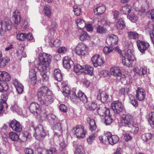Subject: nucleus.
I'll return each mask as SVG.
<instances>
[{"instance_id":"1","label":"nucleus","mask_w":154,"mask_h":154,"mask_svg":"<svg viewBox=\"0 0 154 154\" xmlns=\"http://www.w3.org/2000/svg\"><path fill=\"white\" fill-rule=\"evenodd\" d=\"M51 57L50 55L45 53L39 54V61L37 64V68H35V69L40 72L42 80L44 82H47L49 79V76L47 74V70L49 69Z\"/></svg>"},{"instance_id":"2","label":"nucleus","mask_w":154,"mask_h":154,"mask_svg":"<svg viewBox=\"0 0 154 154\" xmlns=\"http://www.w3.org/2000/svg\"><path fill=\"white\" fill-rule=\"evenodd\" d=\"M118 49V52L120 53L122 56V63L123 65L128 67H131L133 65L135 60V57L133 54V51L131 49H128L127 51H122Z\"/></svg>"},{"instance_id":"3","label":"nucleus","mask_w":154,"mask_h":154,"mask_svg":"<svg viewBox=\"0 0 154 154\" xmlns=\"http://www.w3.org/2000/svg\"><path fill=\"white\" fill-rule=\"evenodd\" d=\"M29 127L30 131H33L35 132L34 136L37 140L42 141L46 136V133L42 125H37L35 127L33 122H29Z\"/></svg>"},{"instance_id":"4","label":"nucleus","mask_w":154,"mask_h":154,"mask_svg":"<svg viewBox=\"0 0 154 154\" xmlns=\"http://www.w3.org/2000/svg\"><path fill=\"white\" fill-rule=\"evenodd\" d=\"M134 123L132 121V117L130 114L124 115L122 117L120 122L121 127H132Z\"/></svg>"},{"instance_id":"5","label":"nucleus","mask_w":154,"mask_h":154,"mask_svg":"<svg viewBox=\"0 0 154 154\" xmlns=\"http://www.w3.org/2000/svg\"><path fill=\"white\" fill-rule=\"evenodd\" d=\"M51 93L47 87L42 86L41 87L38 89L37 92L38 100L44 99V97H45L48 95L51 94Z\"/></svg>"},{"instance_id":"6","label":"nucleus","mask_w":154,"mask_h":154,"mask_svg":"<svg viewBox=\"0 0 154 154\" xmlns=\"http://www.w3.org/2000/svg\"><path fill=\"white\" fill-rule=\"evenodd\" d=\"M111 107L114 112L119 114L125 110V107L118 100L113 101L111 104Z\"/></svg>"},{"instance_id":"7","label":"nucleus","mask_w":154,"mask_h":154,"mask_svg":"<svg viewBox=\"0 0 154 154\" xmlns=\"http://www.w3.org/2000/svg\"><path fill=\"white\" fill-rule=\"evenodd\" d=\"M73 133L78 138H82L85 135L86 131L84 129V128L81 126H76L73 129Z\"/></svg>"},{"instance_id":"8","label":"nucleus","mask_w":154,"mask_h":154,"mask_svg":"<svg viewBox=\"0 0 154 154\" xmlns=\"http://www.w3.org/2000/svg\"><path fill=\"white\" fill-rule=\"evenodd\" d=\"M29 109L31 113L36 116L39 115L41 111L40 105L35 102L32 103L30 104Z\"/></svg>"},{"instance_id":"9","label":"nucleus","mask_w":154,"mask_h":154,"mask_svg":"<svg viewBox=\"0 0 154 154\" xmlns=\"http://www.w3.org/2000/svg\"><path fill=\"white\" fill-rule=\"evenodd\" d=\"M138 49L142 53L144 54L146 51L148 49L149 45L143 41L138 40L136 42Z\"/></svg>"},{"instance_id":"10","label":"nucleus","mask_w":154,"mask_h":154,"mask_svg":"<svg viewBox=\"0 0 154 154\" xmlns=\"http://www.w3.org/2000/svg\"><path fill=\"white\" fill-rule=\"evenodd\" d=\"M9 127L16 132H20L22 131L21 125L19 122L15 120H13L9 122Z\"/></svg>"},{"instance_id":"11","label":"nucleus","mask_w":154,"mask_h":154,"mask_svg":"<svg viewBox=\"0 0 154 154\" xmlns=\"http://www.w3.org/2000/svg\"><path fill=\"white\" fill-rule=\"evenodd\" d=\"M101 90L98 91L97 99L98 100L101 101L103 103H106L110 101L109 95L106 93L103 94Z\"/></svg>"},{"instance_id":"12","label":"nucleus","mask_w":154,"mask_h":154,"mask_svg":"<svg viewBox=\"0 0 154 154\" xmlns=\"http://www.w3.org/2000/svg\"><path fill=\"white\" fill-rule=\"evenodd\" d=\"M54 97L52 93L51 94L48 95L45 97H44V99H42V100H38L40 104L44 106H47L51 104L54 101Z\"/></svg>"},{"instance_id":"13","label":"nucleus","mask_w":154,"mask_h":154,"mask_svg":"<svg viewBox=\"0 0 154 154\" xmlns=\"http://www.w3.org/2000/svg\"><path fill=\"white\" fill-rule=\"evenodd\" d=\"M62 121L59 120L58 122H57L55 125V129L54 131V136H57L58 137H60L62 133V128L63 126Z\"/></svg>"},{"instance_id":"14","label":"nucleus","mask_w":154,"mask_h":154,"mask_svg":"<svg viewBox=\"0 0 154 154\" xmlns=\"http://www.w3.org/2000/svg\"><path fill=\"white\" fill-rule=\"evenodd\" d=\"M92 63L95 67L101 66L104 63V62L99 55L95 54L91 58Z\"/></svg>"},{"instance_id":"15","label":"nucleus","mask_w":154,"mask_h":154,"mask_svg":"<svg viewBox=\"0 0 154 154\" xmlns=\"http://www.w3.org/2000/svg\"><path fill=\"white\" fill-rule=\"evenodd\" d=\"M86 47L82 43L79 44L75 49V53L80 56H85L86 54Z\"/></svg>"},{"instance_id":"16","label":"nucleus","mask_w":154,"mask_h":154,"mask_svg":"<svg viewBox=\"0 0 154 154\" xmlns=\"http://www.w3.org/2000/svg\"><path fill=\"white\" fill-rule=\"evenodd\" d=\"M118 42V37L116 35L112 34L107 37L106 42L109 45L114 46L117 44Z\"/></svg>"},{"instance_id":"17","label":"nucleus","mask_w":154,"mask_h":154,"mask_svg":"<svg viewBox=\"0 0 154 154\" xmlns=\"http://www.w3.org/2000/svg\"><path fill=\"white\" fill-rule=\"evenodd\" d=\"M136 97L138 100L142 101L144 100L146 96L145 90L142 88L138 87L136 90Z\"/></svg>"},{"instance_id":"18","label":"nucleus","mask_w":154,"mask_h":154,"mask_svg":"<svg viewBox=\"0 0 154 154\" xmlns=\"http://www.w3.org/2000/svg\"><path fill=\"white\" fill-rule=\"evenodd\" d=\"M43 116L48 120V122L52 124H54L57 122L58 117L52 113L48 114L47 112H45L43 113Z\"/></svg>"},{"instance_id":"19","label":"nucleus","mask_w":154,"mask_h":154,"mask_svg":"<svg viewBox=\"0 0 154 154\" xmlns=\"http://www.w3.org/2000/svg\"><path fill=\"white\" fill-rule=\"evenodd\" d=\"M35 68H37L35 66L33 67V69L30 70L29 71V77L30 79L31 83L32 85H35L36 82V71L37 69Z\"/></svg>"},{"instance_id":"20","label":"nucleus","mask_w":154,"mask_h":154,"mask_svg":"<svg viewBox=\"0 0 154 154\" xmlns=\"http://www.w3.org/2000/svg\"><path fill=\"white\" fill-rule=\"evenodd\" d=\"M73 61L69 57L65 56L63 58V65L65 68L70 69L73 65Z\"/></svg>"},{"instance_id":"21","label":"nucleus","mask_w":154,"mask_h":154,"mask_svg":"<svg viewBox=\"0 0 154 154\" xmlns=\"http://www.w3.org/2000/svg\"><path fill=\"white\" fill-rule=\"evenodd\" d=\"M84 93L80 91H79L76 92L75 91H72L70 92V94H72L70 96V98L71 100L74 101V99H78L80 100Z\"/></svg>"},{"instance_id":"22","label":"nucleus","mask_w":154,"mask_h":154,"mask_svg":"<svg viewBox=\"0 0 154 154\" xmlns=\"http://www.w3.org/2000/svg\"><path fill=\"white\" fill-rule=\"evenodd\" d=\"M11 79L10 75L5 71H0V82L8 81Z\"/></svg>"},{"instance_id":"23","label":"nucleus","mask_w":154,"mask_h":154,"mask_svg":"<svg viewBox=\"0 0 154 154\" xmlns=\"http://www.w3.org/2000/svg\"><path fill=\"white\" fill-rule=\"evenodd\" d=\"M13 83L17 93L19 94L22 93L23 91V86L17 79L14 80Z\"/></svg>"},{"instance_id":"24","label":"nucleus","mask_w":154,"mask_h":154,"mask_svg":"<svg viewBox=\"0 0 154 154\" xmlns=\"http://www.w3.org/2000/svg\"><path fill=\"white\" fill-rule=\"evenodd\" d=\"M12 18L14 20V23L18 25L20 23L21 17L20 13L18 10H16L13 13Z\"/></svg>"},{"instance_id":"25","label":"nucleus","mask_w":154,"mask_h":154,"mask_svg":"<svg viewBox=\"0 0 154 154\" xmlns=\"http://www.w3.org/2000/svg\"><path fill=\"white\" fill-rule=\"evenodd\" d=\"M111 74L117 77H121L122 75L121 71L119 67L115 66L110 69Z\"/></svg>"},{"instance_id":"26","label":"nucleus","mask_w":154,"mask_h":154,"mask_svg":"<svg viewBox=\"0 0 154 154\" xmlns=\"http://www.w3.org/2000/svg\"><path fill=\"white\" fill-rule=\"evenodd\" d=\"M110 135V133L108 132L103 136L99 137V139L100 142L104 144L109 143V136Z\"/></svg>"},{"instance_id":"27","label":"nucleus","mask_w":154,"mask_h":154,"mask_svg":"<svg viewBox=\"0 0 154 154\" xmlns=\"http://www.w3.org/2000/svg\"><path fill=\"white\" fill-rule=\"evenodd\" d=\"M87 121L89 122V126L88 127L89 130L91 132L95 131L97 128V126L95 120L90 118H88L87 119Z\"/></svg>"},{"instance_id":"28","label":"nucleus","mask_w":154,"mask_h":154,"mask_svg":"<svg viewBox=\"0 0 154 154\" xmlns=\"http://www.w3.org/2000/svg\"><path fill=\"white\" fill-rule=\"evenodd\" d=\"M106 8L105 5H102L97 6L94 11L95 14L97 15H100L102 14L105 11Z\"/></svg>"},{"instance_id":"29","label":"nucleus","mask_w":154,"mask_h":154,"mask_svg":"<svg viewBox=\"0 0 154 154\" xmlns=\"http://www.w3.org/2000/svg\"><path fill=\"white\" fill-rule=\"evenodd\" d=\"M54 75L55 79L58 82H61L63 79V75L61 71L59 69H55Z\"/></svg>"},{"instance_id":"30","label":"nucleus","mask_w":154,"mask_h":154,"mask_svg":"<svg viewBox=\"0 0 154 154\" xmlns=\"http://www.w3.org/2000/svg\"><path fill=\"white\" fill-rule=\"evenodd\" d=\"M128 96L130 103L134 106L135 107H138L139 104L137 99L136 98L135 96L132 94H129Z\"/></svg>"},{"instance_id":"31","label":"nucleus","mask_w":154,"mask_h":154,"mask_svg":"<svg viewBox=\"0 0 154 154\" xmlns=\"http://www.w3.org/2000/svg\"><path fill=\"white\" fill-rule=\"evenodd\" d=\"M126 26L125 21L122 18H121L118 20L116 24V27L118 30H122L125 28Z\"/></svg>"},{"instance_id":"32","label":"nucleus","mask_w":154,"mask_h":154,"mask_svg":"<svg viewBox=\"0 0 154 154\" xmlns=\"http://www.w3.org/2000/svg\"><path fill=\"white\" fill-rule=\"evenodd\" d=\"M119 140V137L116 135H112L110 133L109 136V143L111 145H113L117 143Z\"/></svg>"},{"instance_id":"33","label":"nucleus","mask_w":154,"mask_h":154,"mask_svg":"<svg viewBox=\"0 0 154 154\" xmlns=\"http://www.w3.org/2000/svg\"><path fill=\"white\" fill-rule=\"evenodd\" d=\"M86 103V108L88 110H94L97 107V105L95 102L87 101Z\"/></svg>"},{"instance_id":"34","label":"nucleus","mask_w":154,"mask_h":154,"mask_svg":"<svg viewBox=\"0 0 154 154\" xmlns=\"http://www.w3.org/2000/svg\"><path fill=\"white\" fill-rule=\"evenodd\" d=\"M43 11L46 16L48 17H50L52 14V11L50 6L45 5L44 7Z\"/></svg>"},{"instance_id":"35","label":"nucleus","mask_w":154,"mask_h":154,"mask_svg":"<svg viewBox=\"0 0 154 154\" xmlns=\"http://www.w3.org/2000/svg\"><path fill=\"white\" fill-rule=\"evenodd\" d=\"M80 39L81 41H84L85 40H89L90 39V36L87 32L82 31L79 35Z\"/></svg>"},{"instance_id":"36","label":"nucleus","mask_w":154,"mask_h":154,"mask_svg":"<svg viewBox=\"0 0 154 154\" xmlns=\"http://www.w3.org/2000/svg\"><path fill=\"white\" fill-rule=\"evenodd\" d=\"M10 61L9 58L7 57L1 58L0 59V67L3 68L5 67Z\"/></svg>"},{"instance_id":"37","label":"nucleus","mask_w":154,"mask_h":154,"mask_svg":"<svg viewBox=\"0 0 154 154\" xmlns=\"http://www.w3.org/2000/svg\"><path fill=\"white\" fill-rule=\"evenodd\" d=\"M84 69V65L81 66L78 63L75 64L74 66L73 70L74 72L78 74L80 72H82V70Z\"/></svg>"},{"instance_id":"38","label":"nucleus","mask_w":154,"mask_h":154,"mask_svg":"<svg viewBox=\"0 0 154 154\" xmlns=\"http://www.w3.org/2000/svg\"><path fill=\"white\" fill-rule=\"evenodd\" d=\"M9 137L12 140L14 141H17L19 138L18 134L14 132H11L9 133Z\"/></svg>"},{"instance_id":"39","label":"nucleus","mask_w":154,"mask_h":154,"mask_svg":"<svg viewBox=\"0 0 154 154\" xmlns=\"http://www.w3.org/2000/svg\"><path fill=\"white\" fill-rule=\"evenodd\" d=\"M96 29L97 33L102 34L105 33L107 31L106 28L100 25L96 27Z\"/></svg>"},{"instance_id":"40","label":"nucleus","mask_w":154,"mask_h":154,"mask_svg":"<svg viewBox=\"0 0 154 154\" xmlns=\"http://www.w3.org/2000/svg\"><path fill=\"white\" fill-rule=\"evenodd\" d=\"M149 73V69H148L146 66H143L140 69L139 75L143 76L145 75H148Z\"/></svg>"},{"instance_id":"41","label":"nucleus","mask_w":154,"mask_h":154,"mask_svg":"<svg viewBox=\"0 0 154 154\" xmlns=\"http://www.w3.org/2000/svg\"><path fill=\"white\" fill-rule=\"evenodd\" d=\"M127 17L133 23H136L138 20V17L133 13H130L127 15Z\"/></svg>"},{"instance_id":"42","label":"nucleus","mask_w":154,"mask_h":154,"mask_svg":"<svg viewBox=\"0 0 154 154\" xmlns=\"http://www.w3.org/2000/svg\"><path fill=\"white\" fill-rule=\"evenodd\" d=\"M93 67L90 65H84L85 72L91 75L93 72Z\"/></svg>"},{"instance_id":"43","label":"nucleus","mask_w":154,"mask_h":154,"mask_svg":"<svg viewBox=\"0 0 154 154\" xmlns=\"http://www.w3.org/2000/svg\"><path fill=\"white\" fill-rule=\"evenodd\" d=\"M152 134L150 133H147L143 134L142 135L141 138L144 141L147 142L149 140L152 139Z\"/></svg>"},{"instance_id":"44","label":"nucleus","mask_w":154,"mask_h":154,"mask_svg":"<svg viewBox=\"0 0 154 154\" xmlns=\"http://www.w3.org/2000/svg\"><path fill=\"white\" fill-rule=\"evenodd\" d=\"M77 26L80 29H83L86 26V23L83 20L79 19L76 21Z\"/></svg>"},{"instance_id":"45","label":"nucleus","mask_w":154,"mask_h":154,"mask_svg":"<svg viewBox=\"0 0 154 154\" xmlns=\"http://www.w3.org/2000/svg\"><path fill=\"white\" fill-rule=\"evenodd\" d=\"M97 113L100 116H104L103 112H106L107 113L109 112V109L106 108L105 107L103 108L99 107L97 110Z\"/></svg>"},{"instance_id":"46","label":"nucleus","mask_w":154,"mask_h":154,"mask_svg":"<svg viewBox=\"0 0 154 154\" xmlns=\"http://www.w3.org/2000/svg\"><path fill=\"white\" fill-rule=\"evenodd\" d=\"M131 128H132L130 131L134 134H136L139 130L138 125L136 123H134L132 125V127Z\"/></svg>"},{"instance_id":"47","label":"nucleus","mask_w":154,"mask_h":154,"mask_svg":"<svg viewBox=\"0 0 154 154\" xmlns=\"http://www.w3.org/2000/svg\"><path fill=\"white\" fill-rule=\"evenodd\" d=\"M131 7L129 5H125L123 6L122 8V11L123 14H127L130 13L131 11Z\"/></svg>"},{"instance_id":"48","label":"nucleus","mask_w":154,"mask_h":154,"mask_svg":"<svg viewBox=\"0 0 154 154\" xmlns=\"http://www.w3.org/2000/svg\"><path fill=\"white\" fill-rule=\"evenodd\" d=\"M128 35L129 37L135 39H138L139 37L138 34L136 32H129L128 33Z\"/></svg>"},{"instance_id":"49","label":"nucleus","mask_w":154,"mask_h":154,"mask_svg":"<svg viewBox=\"0 0 154 154\" xmlns=\"http://www.w3.org/2000/svg\"><path fill=\"white\" fill-rule=\"evenodd\" d=\"M8 88V85L7 83L1 84L0 82V92L3 91H6Z\"/></svg>"},{"instance_id":"50","label":"nucleus","mask_w":154,"mask_h":154,"mask_svg":"<svg viewBox=\"0 0 154 154\" xmlns=\"http://www.w3.org/2000/svg\"><path fill=\"white\" fill-rule=\"evenodd\" d=\"M112 122V119L111 115H109L108 116H106L105 117L104 122L106 125H110Z\"/></svg>"},{"instance_id":"51","label":"nucleus","mask_w":154,"mask_h":154,"mask_svg":"<svg viewBox=\"0 0 154 154\" xmlns=\"http://www.w3.org/2000/svg\"><path fill=\"white\" fill-rule=\"evenodd\" d=\"M2 92L3 94L1 95V98L5 99V100H7L8 98V96L11 91L8 89L6 91H3Z\"/></svg>"},{"instance_id":"52","label":"nucleus","mask_w":154,"mask_h":154,"mask_svg":"<svg viewBox=\"0 0 154 154\" xmlns=\"http://www.w3.org/2000/svg\"><path fill=\"white\" fill-rule=\"evenodd\" d=\"M74 11L75 14L76 16H79L81 14V9L79 7L75 5L74 7Z\"/></svg>"},{"instance_id":"53","label":"nucleus","mask_w":154,"mask_h":154,"mask_svg":"<svg viewBox=\"0 0 154 154\" xmlns=\"http://www.w3.org/2000/svg\"><path fill=\"white\" fill-rule=\"evenodd\" d=\"M36 154H49L48 149L42 150L40 148H38L35 151Z\"/></svg>"},{"instance_id":"54","label":"nucleus","mask_w":154,"mask_h":154,"mask_svg":"<svg viewBox=\"0 0 154 154\" xmlns=\"http://www.w3.org/2000/svg\"><path fill=\"white\" fill-rule=\"evenodd\" d=\"M59 145V150L60 151H62L66 150L67 145L65 143L64 141L62 140L60 143Z\"/></svg>"},{"instance_id":"55","label":"nucleus","mask_w":154,"mask_h":154,"mask_svg":"<svg viewBox=\"0 0 154 154\" xmlns=\"http://www.w3.org/2000/svg\"><path fill=\"white\" fill-rule=\"evenodd\" d=\"M114 48L112 47L106 46L103 49V51L105 54L107 55L112 52Z\"/></svg>"},{"instance_id":"56","label":"nucleus","mask_w":154,"mask_h":154,"mask_svg":"<svg viewBox=\"0 0 154 154\" xmlns=\"http://www.w3.org/2000/svg\"><path fill=\"white\" fill-rule=\"evenodd\" d=\"M129 89L128 88H122L120 89L119 91V93L124 96H125L126 94L128 93Z\"/></svg>"},{"instance_id":"57","label":"nucleus","mask_w":154,"mask_h":154,"mask_svg":"<svg viewBox=\"0 0 154 154\" xmlns=\"http://www.w3.org/2000/svg\"><path fill=\"white\" fill-rule=\"evenodd\" d=\"M84 150L82 146L79 145L77 147L75 150L76 154H84Z\"/></svg>"},{"instance_id":"58","label":"nucleus","mask_w":154,"mask_h":154,"mask_svg":"<svg viewBox=\"0 0 154 154\" xmlns=\"http://www.w3.org/2000/svg\"><path fill=\"white\" fill-rule=\"evenodd\" d=\"M26 34L21 33H18L17 35V38L20 41H24L25 40Z\"/></svg>"},{"instance_id":"59","label":"nucleus","mask_w":154,"mask_h":154,"mask_svg":"<svg viewBox=\"0 0 154 154\" xmlns=\"http://www.w3.org/2000/svg\"><path fill=\"white\" fill-rule=\"evenodd\" d=\"M97 136L96 134H93L92 135H90L89 137L87 138V141L89 144H91L92 141L95 139V138Z\"/></svg>"},{"instance_id":"60","label":"nucleus","mask_w":154,"mask_h":154,"mask_svg":"<svg viewBox=\"0 0 154 154\" xmlns=\"http://www.w3.org/2000/svg\"><path fill=\"white\" fill-rule=\"evenodd\" d=\"M5 24L7 26V29L9 31L11 29L12 25L11 20H7L5 21Z\"/></svg>"},{"instance_id":"61","label":"nucleus","mask_w":154,"mask_h":154,"mask_svg":"<svg viewBox=\"0 0 154 154\" xmlns=\"http://www.w3.org/2000/svg\"><path fill=\"white\" fill-rule=\"evenodd\" d=\"M21 135L22 136V138L25 141L30 136V134L27 132L22 133Z\"/></svg>"},{"instance_id":"62","label":"nucleus","mask_w":154,"mask_h":154,"mask_svg":"<svg viewBox=\"0 0 154 154\" xmlns=\"http://www.w3.org/2000/svg\"><path fill=\"white\" fill-rule=\"evenodd\" d=\"M10 109L13 112H17L19 110V107L17 104L15 103L11 106Z\"/></svg>"},{"instance_id":"63","label":"nucleus","mask_w":154,"mask_h":154,"mask_svg":"<svg viewBox=\"0 0 154 154\" xmlns=\"http://www.w3.org/2000/svg\"><path fill=\"white\" fill-rule=\"evenodd\" d=\"M51 26L52 28H51L50 30L51 31H55V28H57L58 27V25L56 22L54 21L53 20H52L51 21Z\"/></svg>"},{"instance_id":"64","label":"nucleus","mask_w":154,"mask_h":154,"mask_svg":"<svg viewBox=\"0 0 154 154\" xmlns=\"http://www.w3.org/2000/svg\"><path fill=\"white\" fill-rule=\"evenodd\" d=\"M59 109L63 112H66L67 111V107L64 104H61L59 106Z\"/></svg>"}]
</instances>
